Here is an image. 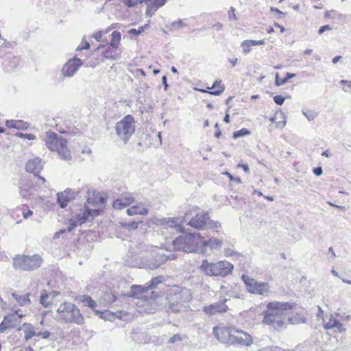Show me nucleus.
<instances>
[{
    "mask_svg": "<svg viewBox=\"0 0 351 351\" xmlns=\"http://www.w3.org/2000/svg\"><path fill=\"white\" fill-rule=\"evenodd\" d=\"M293 308L291 302H271L267 305L266 311H263V322L278 330L285 328L288 315Z\"/></svg>",
    "mask_w": 351,
    "mask_h": 351,
    "instance_id": "f257e3e1",
    "label": "nucleus"
},
{
    "mask_svg": "<svg viewBox=\"0 0 351 351\" xmlns=\"http://www.w3.org/2000/svg\"><path fill=\"white\" fill-rule=\"evenodd\" d=\"M192 299L191 290L185 287H174L167 295V304L165 306L169 313H179L185 308V304Z\"/></svg>",
    "mask_w": 351,
    "mask_h": 351,
    "instance_id": "f03ea898",
    "label": "nucleus"
},
{
    "mask_svg": "<svg viewBox=\"0 0 351 351\" xmlns=\"http://www.w3.org/2000/svg\"><path fill=\"white\" fill-rule=\"evenodd\" d=\"M55 319L64 324L73 323L82 325L84 323V319L80 309L74 304L67 302L60 305Z\"/></svg>",
    "mask_w": 351,
    "mask_h": 351,
    "instance_id": "7ed1b4c3",
    "label": "nucleus"
},
{
    "mask_svg": "<svg viewBox=\"0 0 351 351\" xmlns=\"http://www.w3.org/2000/svg\"><path fill=\"white\" fill-rule=\"evenodd\" d=\"M45 145L51 151H56L61 159L69 161L72 157L67 147V141L54 132L46 133Z\"/></svg>",
    "mask_w": 351,
    "mask_h": 351,
    "instance_id": "20e7f679",
    "label": "nucleus"
},
{
    "mask_svg": "<svg viewBox=\"0 0 351 351\" xmlns=\"http://www.w3.org/2000/svg\"><path fill=\"white\" fill-rule=\"evenodd\" d=\"M199 269L208 276L226 277L232 272L234 266L231 263L226 261L211 263L207 259H204Z\"/></svg>",
    "mask_w": 351,
    "mask_h": 351,
    "instance_id": "39448f33",
    "label": "nucleus"
},
{
    "mask_svg": "<svg viewBox=\"0 0 351 351\" xmlns=\"http://www.w3.org/2000/svg\"><path fill=\"white\" fill-rule=\"evenodd\" d=\"M43 263V258L40 254H16L13 258L12 265L15 269L31 271L40 268Z\"/></svg>",
    "mask_w": 351,
    "mask_h": 351,
    "instance_id": "423d86ee",
    "label": "nucleus"
},
{
    "mask_svg": "<svg viewBox=\"0 0 351 351\" xmlns=\"http://www.w3.org/2000/svg\"><path fill=\"white\" fill-rule=\"evenodd\" d=\"M199 233L181 235L175 239L172 245L174 250L197 253Z\"/></svg>",
    "mask_w": 351,
    "mask_h": 351,
    "instance_id": "0eeeda50",
    "label": "nucleus"
},
{
    "mask_svg": "<svg viewBox=\"0 0 351 351\" xmlns=\"http://www.w3.org/2000/svg\"><path fill=\"white\" fill-rule=\"evenodd\" d=\"M115 131L119 138L126 145L135 132V121L131 114H128L116 123Z\"/></svg>",
    "mask_w": 351,
    "mask_h": 351,
    "instance_id": "6e6552de",
    "label": "nucleus"
},
{
    "mask_svg": "<svg viewBox=\"0 0 351 351\" xmlns=\"http://www.w3.org/2000/svg\"><path fill=\"white\" fill-rule=\"evenodd\" d=\"M187 225L198 230L217 229L221 227V223L218 221L211 220L208 213L204 210L197 213L189 220Z\"/></svg>",
    "mask_w": 351,
    "mask_h": 351,
    "instance_id": "1a4fd4ad",
    "label": "nucleus"
},
{
    "mask_svg": "<svg viewBox=\"0 0 351 351\" xmlns=\"http://www.w3.org/2000/svg\"><path fill=\"white\" fill-rule=\"evenodd\" d=\"M246 289L251 293L267 295L269 291V285L265 282L258 281L247 275L241 276Z\"/></svg>",
    "mask_w": 351,
    "mask_h": 351,
    "instance_id": "9d476101",
    "label": "nucleus"
},
{
    "mask_svg": "<svg viewBox=\"0 0 351 351\" xmlns=\"http://www.w3.org/2000/svg\"><path fill=\"white\" fill-rule=\"evenodd\" d=\"M100 213L98 209H90L86 204L80 209V212L75 215V219L70 220L68 231L71 232L77 225H81L86 221L89 217H95Z\"/></svg>",
    "mask_w": 351,
    "mask_h": 351,
    "instance_id": "9b49d317",
    "label": "nucleus"
},
{
    "mask_svg": "<svg viewBox=\"0 0 351 351\" xmlns=\"http://www.w3.org/2000/svg\"><path fill=\"white\" fill-rule=\"evenodd\" d=\"M223 245V241L221 239H218L215 237H210L209 239L206 240L199 233L198 237V247L197 254H204L207 251V248H209L212 251H219L221 249Z\"/></svg>",
    "mask_w": 351,
    "mask_h": 351,
    "instance_id": "f8f14e48",
    "label": "nucleus"
},
{
    "mask_svg": "<svg viewBox=\"0 0 351 351\" xmlns=\"http://www.w3.org/2000/svg\"><path fill=\"white\" fill-rule=\"evenodd\" d=\"M233 332L234 334L231 339V345L241 347H249L254 343V339L250 334L236 328H233Z\"/></svg>",
    "mask_w": 351,
    "mask_h": 351,
    "instance_id": "ddd939ff",
    "label": "nucleus"
},
{
    "mask_svg": "<svg viewBox=\"0 0 351 351\" xmlns=\"http://www.w3.org/2000/svg\"><path fill=\"white\" fill-rule=\"evenodd\" d=\"M82 64L83 62L80 58L74 57L69 59L62 68L61 74L62 77H73Z\"/></svg>",
    "mask_w": 351,
    "mask_h": 351,
    "instance_id": "4468645a",
    "label": "nucleus"
},
{
    "mask_svg": "<svg viewBox=\"0 0 351 351\" xmlns=\"http://www.w3.org/2000/svg\"><path fill=\"white\" fill-rule=\"evenodd\" d=\"M227 300L226 297L221 296L217 302L204 306L203 308V312L208 315L227 312L229 309L226 304Z\"/></svg>",
    "mask_w": 351,
    "mask_h": 351,
    "instance_id": "2eb2a0df",
    "label": "nucleus"
},
{
    "mask_svg": "<svg viewBox=\"0 0 351 351\" xmlns=\"http://www.w3.org/2000/svg\"><path fill=\"white\" fill-rule=\"evenodd\" d=\"M123 263L130 267L145 268V259L138 256L137 254L130 250L123 258Z\"/></svg>",
    "mask_w": 351,
    "mask_h": 351,
    "instance_id": "dca6fc26",
    "label": "nucleus"
},
{
    "mask_svg": "<svg viewBox=\"0 0 351 351\" xmlns=\"http://www.w3.org/2000/svg\"><path fill=\"white\" fill-rule=\"evenodd\" d=\"M234 328H221L215 327L213 328V334L217 339L223 343L231 345L232 337L233 336Z\"/></svg>",
    "mask_w": 351,
    "mask_h": 351,
    "instance_id": "f3484780",
    "label": "nucleus"
},
{
    "mask_svg": "<svg viewBox=\"0 0 351 351\" xmlns=\"http://www.w3.org/2000/svg\"><path fill=\"white\" fill-rule=\"evenodd\" d=\"M167 259L168 256L165 254H156L149 259H145V268L151 270L156 269L165 263Z\"/></svg>",
    "mask_w": 351,
    "mask_h": 351,
    "instance_id": "a211bd4d",
    "label": "nucleus"
},
{
    "mask_svg": "<svg viewBox=\"0 0 351 351\" xmlns=\"http://www.w3.org/2000/svg\"><path fill=\"white\" fill-rule=\"evenodd\" d=\"M44 162L39 157L28 160L25 163V171L28 173L38 175L43 169Z\"/></svg>",
    "mask_w": 351,
    "mask_h": 351,
    "instance_id": "6ab92c4d",
    "label": "nucleus"
},
{
    "mask_svg": "<svg viewBox=\"0 0 351 351\" xmlns=\"http://www.w3.org/2000/svg\"><path fill=\"white\" fill-rule=\"evenodd\" d=\"M134 201V198L130 193H124L121 195L114 200L112 203V206L115 209H123Z\"/></svg>",
    "mask_w": 351,
    "mask_h": 351,
    "instance_id": "aec40b11",
    "label": "nucleus"
},
{
    "mask_svg": "<svg viewBox=\"0 0 351 351\" xmlns=\"http://www.w3.org/2000/svg\"><path fill=\"white\" fill-rule=\"evenodd\" d=\"M152 221L156 226H161L165 228H176L178 230L181 228L180 225H178V219L176 217H154Z\"/></svg>",
    "mask_w": 351,
    "mask_h": 351,
    "instance_id": "412c9836",
    "label": "nucleus"
},
{
    "mask_svg": "<svg viewBox=\"0 0 351 351\" xmlns=\"http://www.w3.org/2000/svg\"><path fill=\"white\" fill-rule=\"evenodd\" d=\"M19 193L23 198L28 199L32 195L33 182L30 179H21L19 183Z\"/></svg>",
    "mask_w": 351,
    "mask_h": 351,
    "instance_id": "4be33fe9",
    "label": "nucleus"
},
{
    "mask_svg": "<svg viewBox=\"0 0 351 351\" xmlns=\"http://www.w3.org/2000/svg\"><path fill=\"white\" fill-rule=\"evenodd\" d=\"M70 192L68 193L69 201L75 199H80L82 197L86 198L88 204H93L91 199L88 197L89 195V190L88 189L83 188L82 189H70Z\"/></svg>",
    "mask_w": 351,
    "mask_h": 351,
    "instance_id": "5701e85b",
    "label": "nucleus"
},
{
    "mask_svg": "<svg viewBox=\"0 0 351 351\" xmlns=\"http://www.w3.org/2000/svg\"><path fill=\"white\" fill-rule=\"evenodd\" d=\"M96 315H99V317L104 319L109 320V321H113L116 318L119 319H121L124 315H126V313L123 311H118L115 313H112L108 311H95Z\"/></svg>",
    "mask_w": 351,
    "mask_h": 351,
    "instance_id": "b1692460",
    "label": "nucleus"
},
{
    "mask_svg": "<svg viewBox=\"0 0 351 351\" xmlns=\"http://www.w3.org/2000/svg\"><path fill=\"white\" fill-rule=\"evenodd\" d=\"M75 300L83 304L84 306L90 308L95 313L96 307H97V302L88 295H79L76 296Z\"/></svg>",
    "mask_w": 351,
    "mask_h": 351,
    "instance_id": "393cba45",
    "label": "nucleus"
},
{
    "mask_svg": "<svg viewBox=\"0 0 351 351\" xmlns=\"http://www.w3.org/2000/svg\"><path fill=\"white\" fill-rule=\"evenodd\" d=\"M147 291H148V289L146 285L143 286L133 285L131 286L130 291L127 295L134 298H141L143 294Z\"/></svg>",
    "mask_w": 351,
    "mask_h": 351,
    "instance_id": "a878e982",
    "label": "nucleus"
},
{
    "mask_svg": "<svg viewBox=\"0 0 351 351\" xmlns=\"http://www.w3.org/2000/svg\"><path fill=\"white\" fill-rule=\"evenodd\" d=\"M104 47V45H100L97 47V49H100L101 48ZM117 48L109 45L107 47H106L105 50L102 52V56L106 59L116 60L119 57V54L117 53Z\"/></svg>",
    "mask_w": 351,
    "mask_h": 351,
    "instance_id": "bb28decb",
    "label": "nucleus"
},
{
    "mask_svg": "<svg viewBox=\"0 0 351 351\" xmlns=\"http://www.w3.org/2000/svg\"><path fill=\"white\" fill-rule=\"evenodd\" d=\"M5 126L8 128H14L17 130H26L29 127V124L23 120H6Z\"/></svg>",
    "mask_w": 351,
    "mask_h": 351,
    "instance_id": "cd10ccee",
    "label": "nucleus"
},
{
    "mask_svg": "<svg viewBox=\"0 0 351 351\" xmlns=\"http://www.w3.org/2000/svg\"><path fill=\"white\" fill-rule=\"evenodd\" d=\"M221 80H215L214 83L213 84V86L210 88H208V89H215L216 88H218L217 90H213L210 91H208L204 89H199V90L202 93H208L210 95L219 96L225 90V87L223 85H221Z\"/></svg>",
    "mask_w": 351,
    "mask_h": 351,
    "instance_id": "c85d7f7f",
    "label": "nucleus"
},
{
    "mask_svg": "<svg viewBox=\"0 0 351 351\" xmlns=\"http://www.w3.org/2000/svg\"><path fill=\"white\" fill-rule=\"evenodd\" d=\"M70 191V188H68L63 192H59L57 193V202L61 208L66 207L68 202H69L68 193Z\"/></svg>",
    "mask_w": 351,
    "mask_h": 351,
    "instance_id": "c756f323",
    "label": "nucleus"
},
{
    "mask_svg": "<svg viewBox=\"0 0 351 351\" xmlns=\"http://www.w3.org/2000/svg\"><path fill=\"white\" fill-rule=\"evenodd\" d=\"M30 293L25 295H19L16 293H12V296L16 300L19 304L21 306L29 305L31 300L29 299Z\"/></svg>",
    "mask_w": 351,
    "mask_h": 351,
    "instance_id": "7c9ffc66",
    "label": "nucleus"
},
{
    "mask_svg": "<svg viewBox=\"0 0 351 351\" xmlns=\"http://www.w3.org/2000/svg\"><path fill=\"white\" fill-rule=\"evenodd\" d=\"M24 329V339L28 341L34 336H36V331L35 327L29 323H24L23 325Z\"/></svg>",
    "mask_w": 351,
    "mask_h": 351,
    "instance_id": "2f4dec72",
    "label": "nucleus"
},
{
    "mask_svg": "<svg viewBox=\"0 0 351 351\" xmlns=\"http://www.w3.org/2000/svg\"><path fill=\"white\" fill-rule=\"evenodd\" d=\"M23 316V315H21L19 317H16L15 314L12 313L5 316L4 319L10 328H14L18 326L20 319Z\"/></svg>",
    "mask_w": 351,
    "mask_h": 351,
    "instance_id": "473e14b6",
    "label": "nucleus"
},
{
    "mask_svg": "<svg viewBox=\"0 0 351 351\" xmlns=\"http://www.w3.org/2000/svg\"><path fill=\"white\" fill-rule=\"evenodd\" d=\"M117 300V296L114 294V292L112 290L106 291L104 293L102 296L101 297V300L105 304H110L114 302Z\"/></svg>",
    "mask_w": 351,
    "mask_h": 351,
    "instance_id": "72a5a7b5",
    "label": "nucleus"
},
{
    "mask_svg": "<svg viewBox=\"0 0 351 351\" xmlns=\"http://www.w3.org/2000/svg\"><path fill=\"white\" fill-rule=\"evenodd\" d=\"M163 279L164 278L162 276L152 278L150 281L145 284L148 291L154 289L158 285L162 283Z\"/></svg>",
    "mask_w": 351,
    "mask_h": 351,
    "instance_id": "f704fd0d",
    "label": "nucleus"
},
{
    "mask_svg": "<svg viewBox=\"0 0 351 351\" xmlns=\"http://www.w3.org/2000/svg\"><path fill=\"white\" fill-rule=\"evenodd\" d=\"M142 223L141 221H132L128 222H121V227L128 231L136 230L138 227V224Z\"/></svg>",
    "mask_w": 351,
    "mask_h": 351,
    "instance_id": "c9c22d12",
    "label": "nucleus"
},
{
    "mask_svg": "<svg viewBox=\"0 0 351 351\" xmlns=\"http://www.w3.org/2000/svg\"><path fill=\"white\" fill-rule=\"evenodd\" d=\"M121 40V33L119 31H114L111 34V40L109 45L118 49Z\"/></svg>",
    "mask_w": 351,
    "mask_h": 351,
    "instance_id": "e433bc0d",
    "label": "nucleus"
},
{
    "mask_svg": "<svg viewBox=\"0 0 351 351\" xmlns=\"http://www.w3.org/2000/svg\"><path fill=\"white\" fill-rule=\"evenodd\" d=\"M335 324H337V319L333 317L331 315L328 318V317H326V318L324 319V326L326 329L334 328V326H335Z\"/></svg>",
    "mask_w": 351,
    "mask_h": 351,
    "instance_id": "4c0bfd02",
    "label": "nucleus"
},
{
    "mask_svg": "<svg viewBox=\"0 0 351 351\" xmlns=\"http://www.w3.org/2000/svg\"><path fill=\"white\" fill-rule=\"evenodd\" d=\"M40 302L44 307H48L51 304V301L49 300V294L46 290L41 292Z\"/></svg>",
    "mask_w": 351,
    "mask_h": 351,
    "instance_id": "58836bf2",
    "label": "nucleus"
},
{
    "mask_svg": "<svg viewBox=\"0 0 351 351\" xmlns=\"http://www.w3.org/2000/svg\"><path fill=\"white\" fill-rule=\"evenodd\" d=\"M302 112L308 121H313L318 115L317 112L312 110L303 109Z\"/></svg>",
    "mask_w": 351,
    "mask_h": 351,
    "instance_id": "ea45409f",
    "label": "nucleus"
},
{
    "mask_svg": "<svg viewBox=\"0 0 351 351\" xmlns=\"http://www.w3.org/2000/svg\"><path fill=\"white\" fill-rule=\"evenodd\" d=\"M8 60H6L5 62H4V66H5V69L8 71H12V69H14L17 64H18V62H19V60L15 56H13L12 57V62H7Z\"/></svg>",
    "mask_w": 351,
    "mask_h": 351,
    "instance_id": "a19ab883",
    "label": "nucleus"
},
{
    "mask_svg": "<svg viewBox=\"0 0 351 351\" xmlns=\"http://www.w3.org/2000/svg\"><path fill=\"white\" fill-rule=\"evenodd\" d=\"M250 134V131L247 128H242L239 130L233 132V138L234 139L239 138L242 136H247Z\"/></svg>",
    "mask_w": 351,
    "mask_h": 351,
    "instance_id": "79ce46f5",
    "label": "nucleus"
},
{
    "mask_svg": "<svg viewBox=\"0 0 351 351\" xmlns=\"http://www.w3.org/2000/svg\"><path fill=\"white\" fill-rule=\"evenodd\" d=\"M224 255L226 257H234V258H239L242 256V255L237 252H235L231 248H226L223 251Z\"/></svg>",
    "mask_w": 351,
    "mask_h": 351,
    "instance_id": "37998d69",
    "label": "nucleus"
},
{
    "mask_svg": "<svg viewBox=\"0 0 351 351\" xmlns=\"http://www.w3.org/2000/svg\"><path fill=\"white\" fill-rule=\"evenodd\" d=\"M186 26V24L184 23L183 20H179L178 21H173L171 23L170 26V30L180 29Z\"/></svg>",
    "mask_w": 351,
    "mask_h": 351,
    "instance_id": "c03bdc74",
    "label": "nucleus"
},
{
    "mask_svg": "<svg viewBox=\"0 0 351 351\" xmlns=\"http://www.w3.org/2000/svg\"><path fill=\"white\" fill-rule=\"evenodd\" d=\"M157 10L150 3H147L145 11L146 17H152Z\"/></svg>",
    "mask_w": 351,
    "mask_h": 351,
    "instance_id": "a18cd8bd",
    "label": "nucleus"
},
{
    "mask_svg": "<svg viewBox=\"0 0 351 351\" xmlns=\"http://www.w3.org/2000/svg\"><path fill=\"white\" fill-rule=\"evenodd\" d=\"M241 47H242L243 52L245 54L250 53L251 51V49H252V46L249 43V40H243V42H241Z\"/></svg>",
    "mask_w": 351,
    "mask_h": 351,
    "instance_id": "49530a36",
    "label": "nucleus"
},
{
    "mask_svg": "<svg viewBox=\"0 0 351 351\" xmlns=\"http://www.w3.org/2000/svg\"><path fill=\"white\" fill-rule=\"evenodd\" d=\"M167 2V0H152L149 3L157 10L162 7Z\"/></svg>",
    "mask_w": 351,
    "mask_h": 351,
    "instance_id": "de8ad7c7",
    "label": "nucleus"
},
{
    "mask_svg": "<svg viewBox=\"0 0 351 351\" xmlns=\"http://www.w3.org/2000/svg\"><path fill=\"white\" fill-rule=\"evenodd\" d=\"M289 97H290L289 96L283 97L281 95H277L274 96L273 99H274V102L277 105L282 106L284 104L285 99L289 98Z\"/></svg>",
    "mask_w": 351,
    "mask_h": 351,
    "instance_id": "09e8293b",
    "label": "nucleus"
},
{
    "mask_svg": "<svg viewBox=\"0 0 351 351\" xmlns=\"http://www.w3.org/2000/svg\"><path fill=\"white\" fill-rule=\"evenodd\" d=\"M184 339V336L180 334H176L173 337H171L168 343L173 344L177 341H182Z\"/></svg>",
    "mask_w": 351,
    "mask_h": 351,
    "instance_id": "8fccbe9b",
    "label": "nucleus"
},
{
    "mask_svg": "<svg viewBox=\"0 0 351 351\" xmlns=\"http://www.w3.org/2000/svg\"><path fill=\"white\" fill-rule=\"evenodd\" d=\"M145 26H140V27H138V28L137 29H130L128 32L130 34H132V35L136 36L141 34L142 32H143L145 30Z\"/></svg>",
    "mask_w": 351,
    "mask_h": 351,
    "instance_id": "3c124183",
    "label": "nucleus"
},
{
    "mask_svg": "<svg viewBox=\"0 0 351 351\" xmlns=\"http://www.w3.org/2000/svg\"><path fill=\"white\" fill-rule=\"evenodd\" d=\"M15 136L22 138H26L28 140H33L36 138L35 136L32 134H24L21 132H16L15 134Z\"/></svg>",
    "mask_w": 351,
    "mask_h": 351,
    "instance_id": "603ef678",
    "label": "nucleus"
},
{
    "mask_svg": "<svg viewBox=\"0 0 351 351\" xmlns=\"http://www.w3.org/2000/svg\"><path fill=\"white\" fill-rule=\"evenodd\" d=\"M138 210H139L138 206H133L128 208L127 213L130 216L134 215H138Z\"/></svg>",
    "mask_w": 351,
    "mask_h": 351,
    "instance_id": "864d4df0",
    "label": "nucleus"
},
{
    "mask_svg": "<svg viewBox=\"0 0 351 351\" xmlns=\"http://www.w3.org/2000/svg\"><path fill=\"white\" fill-rule=\"evenodd\" d=\"M235 11H236V10L233 7H230V10L228 11L229 21L237 20V17L236 16Z\"/></svg>",
    "mask_w": 351,
    "mask_h": 351,
    "instance_id": "5fc2aeb1",
    "label": "nucleus"
},
{
    "mask_svg": "<svg viewBox=\"0 0 351 351\" xmlns=\"http://www.w3.org/2000/svg\"><path fill=\"white\" fill-rule=\"evenodd\" d=\"M231 199L237 201L238 202V205H234V207H238L241 206L243 204H245V201L243 198L241 196L237 195L235 197L231 196Z\"/></svg>",
    "mask_w": 351,
    "mask_h": 351,
    "instance_id": "6e6d98bb",
    "label": "nucleus"
},
{
    "mask_svg": "<svg viewBox=\"0 0 351 351\" xmlns=\"http://www.w3.org/2000/svg\"><path fill=\"white\" fill-rule=\"evenodd\" d=\"M287 82L286 81V80L284 78H280L279 77V74L277 73L276 74V80H275V84L276 86H281V85H283L285 84H286Z\"/></svg>",
    "mask_w": 351,
    "mask_h": 351,
    "instance_id": "4d7b16f0",
    "label": "nucleus"
},
{
    "mask_svg": "<svg viewBox=\"0 0 351 351\" xmlns=\"http://www.w3.org/2000/svg\"><path fill=\"white\" fill-rule=\"evenodd\" d=\"M50 335H51V333L47 330H45L44 332H42V331L36 332V336L41 337L43 339H47L49 337Z\"/></svg>",
    "mask_w": 351,
    "mask_h": 351,
    "instance_id": "13d9d810",
    "label": "nucleus"
},
{
    "mask_svg": "<svg viewBox=\"0 0 351 351\" xmlns=\"http://www.w3.org/2000/svg\"><path fill=\"white\" fill-rule=\"evenodd\" d=\"M224 174L226 176H227L228 177V178L231 180V181H234V182H236L238 184H240L241 182V178H239V177H234L233 176L231 173H230L229 172H225Z\"/></svg>",
    "mask_w": 351,
    "mask_h": 351,
    "instance_id": "bf43d9fd",
    "label": "nucleus"
},
{
    "mask_svg": "<svg viewBox=\"0 0 351 351\" xmlns=\"http://www.w3.org/2000/svg\"><path fill=\"white\" fill-rule=\"evenodd\" d=\"M82 44H84V46H81L80 45L77 47V51H82L83 49H88L90 48V44L85 39L82 40Z\"/></svg>",
    "mask_w": 351,
    "mask_h": 351,
    "instance_id": "052dcab7",
    "label": "nucleus"
},
{
    "mask_svg": "<svg viewBox=\"0 0 351 351\" xmlns=\"http://www.w3.org/2000/svg\"><path fill=\"white\" fill-rule=\"evenodd\" d=\"M334 328H335V331L342 332L345 330V327L343 324H341L339 320L337 319V324L334 326Z\"/></svg>",
    "mask_w": 351,
    "mask_h": 351,
    "instance_id": "680f3d73",
    "label": "nucleus"
},
{
    "mask_svg": "<svg viewBox=\"0 0 351 351\" xmlns=\"http://www.w3.org/2000/svg\"><path fill=\"white\" fill-rule=\"evenodd\" d=\"M9 328H10V326L7 324L5 319L3 318V320L0 324V332H3Z\"/></svg>",
    "mask_w": 351,
    "mask_h": 351,
    "instance_id": "e2e57ef3",
    "label": "nucleus"
},
{
    "mask_svg": "<svg viewBox=\"0 0 351 351\" xmlns=\"http://www.w3.org/2000/svg\"><path fill=\"white\" fill-rule=\"evenodd\" d=\"M237 167L241 168L245 173H250V168L247 164H238Z\"/></svg>",
    "mask_w": 351,
    "mask_h": 351,
    "instance_id": "0e129e2a",
    "label": "nucleus"
},
{
    "mask_svg": "<svg viewBox=\"0 0 351 351\" xmlns=\"http://www.w3.org/2000/svg\"><path fill=\"white\" fill-rule=\"evenodd\" d=\"M332 27L329 25H325L319 27L318 30L319 34H323L326 30H331Z\"/></svg>",
    "mask_w": 351,
    "mask_h": 351,
    "instance_id": "69168bd1",
    "label": "nucleus"
},
{
    "mask_svg": "<svg viewBox=\"0 0 351 351\" xmlns=\"http://www.w3.org/2000/svg\"><path fill=\"white\" fill-rule=\"evenodd\" d=\"M66 231H67V232H69V231H68V229H67V230L62 229V230H59V231L56 232L54 234L53 237V239H54V240H55V239H59L60 236L61 234H62L65 233Z\"/></svg>",
    "mask_w": 351,
    "mask_h": 351,
    "instance_id": "338daca9",
    "label": "nucleus"
},
{
    "mask_svg": "<svg viewBox=\"0 0 351 351\" xmlns=\"http://www.w3.org/2000/svg\"><path fill=\"white\" fill-rule=\"evenodd\" d=\"M313 173L315 176H319L323 173V170L321 167H317L313 169Z\"/></svg>",
    "mask_w": 351,
    "mask_h": 351,
    "instance_id": "774afa93",
    "label": "nucleus"
}]
</instances>
